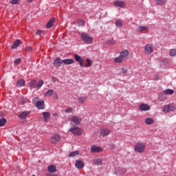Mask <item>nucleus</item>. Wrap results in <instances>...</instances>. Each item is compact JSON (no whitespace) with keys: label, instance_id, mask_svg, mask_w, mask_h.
<instances>
[{"label":"nucleus","instance_id":"obj_1","mask_svg":"<svg viewBox=\"0 0 176 176\" xmlns=\"http://www.w3.org/2000/svg\"><path fill=\"white\" fill-rule=\"evenodd\" d=\"M145 148H146V145L144 143L139 142L135 144L134 151L138 153H144L145 152Z\"/></svg>","mask_w":176,"mask_h":176},{"label":"nucleus","instance_id":"obj_2","mask_svg":"<svg viewBox=\"0 0 176 176\" xmlns=\"http://www.w3.org/2000/svg\"><path fill=\"white\" fill-rule=\"evenodd\" d=\"M81 38L83 42H85V43H87L88 45H90V43H93V37L90 36V35L87 33H82Z\"/></svg>","mask_w":176,"mask_h":176},{"label":"nucleus","instance_id":"obj_3","mask_svg":"<svg viewBox=\"0 0 176 176\" xmlns=\"http://www.w3.org/2000/svg\"><path fill=\"white\" fill-rule=\"evenodd\" d=\"M70 133L74 134V135H82V129L78 126H74L69 129Z\"/></svg>","mask_w":176,"mask_h":176},{"label":"nucleus","instance_id":"obj_4","mask_svg":"<svg viewBox=\"0 0 176 176\" xmlns=\"http://www.w3.org/2000/svg\"><path fill=\"white\" fill-rule=\"evenodd\" d=\"M176 109V105L174 104H169L167 105H165L163 109L164 112H166V113H167V112L170 111H175Z\"/></svg>","mask_w":176,"mask_h":176},{"label":"nucleus","instance_id":"obj_5","mask_svg":"<svg viewBox=\"0 0 176 176\" xmlns=\"http://www.w3.org/2000/svg\"><path fill=\"white\" fill-rule=\"evenodd\" d=\"M113 5L116 8H121L122 9H124L126 8V1L117 0L113 1Z\"/></svg>","mask_w":176,"mask_h":176},{"label":"nucleus","instance_id":"obj_6","mask_svg":"<svg viewBox=\"0 0 176 176\" xmlns=\"http://www.w3.org/2000/svg\"><path fill=\"white\" fill-rule=\"evenodd\" d=\"M144 52L146 54H151V53H153V45L152 44H146L144 46Z\"/></svg>","mask_w":176,"mask_h":176},{"label":"nucleus","instance_id":"obj_7","mask_svg":"<svg viewBox=\"0 0 176 176\" xmlns=\"http://www.w3.org/2000/svg\"><path fill=\"white\" fill-rule=\"evenodd\" d=\"M103 149L100 146H98L96 145H92L91 146V152L92 153H100L102 152Z\"/></svg>","mask_w":176,"mask_h":176},{"label":"nucleus","instance_id":"obj_8","mask_svg":"<svg viewBox=\"0 0 176 176\" xmlns=\"http://www.w3.org/2000/svg\"><path fill=\"white\" fill-rule=\"evenodd\" d=\"M75 167L78 170H82V168L85 167V162L80 160H77L75 163Z\"/></svg>","mask_w":176,"mask_h":176},{"label":"nucleus","instance_id":"obj_9","mask_svg":"<svg viewBox=\"0 0 176 176\" xmlns=\"http://www.w3.org/2000/svg\"><path fill=\"white\" fill-rule=\"evenodd\" d=\"M74 58H75L76 61L79 63L80 67H85V65L83 64V61H85V60L83 58H82V57H80V56H79L78 54H75Z\"/></svg>","mask_w":176,"mask_h":176},{"label":"nucleus","instance_id":"obj_10","mask_svg":"<svg viewBox=\"0 0 176 176\" xmlns=\"http://www.w3.org/2000/svg\"><path fill=\"white\" fill-rule=\"evenodd\" d=\"M71 121L74 123V124H79L82 122V118L78 116H74L72 118Z\"/></svg>","mask_w":176,"mask_h":176},{"label":"nucleus","instance_id":"obj_11","mask_svg":"<svg viewBox=\"0 0 176 176\" xmlns=\"http://www.w3.org/2000/svg\"><path fill=\"white\" fill-rule=\"evenodd\" d=\"M61 137L59 135H54L51 138V142L52 144H57L60 140Z\"/></svg>","mask_w":176,"mask_h":176},{"label":"nucleus","instance_id":"obj_12","mask_svg":"<svg viewBox=\"0 0 176 176\" xmlns=\"http://www.w3.org/2000/svg\"><path fill=\"white\" fill-rule=\"evenodd\" d=\"M63 64V60H61V58H56L54 60V67H61V65Z\"/></svg>","mask_w":176,"mask_h":176},{"label":"nucleus","instance_id":"obj_13","mask_svg":"<svg viewBox=\"0 0 176 176\" xmlns=\"http://www.w3.org/2000/svg\"><path fill=\"white\" fill-rule=\"evenodd\" d=\"M36 107L38 109H45V103L43 100L37 101Z\"/></svg>","mask_w":176,"mask_h":176},{"label":"nucleus","instance_id":"obj_14","mask_svg":"<svg viewBox=\"0 0 176 176\" xmlns=\"http://www.w3.org/2000/svg\"><path fill=\"white\" fill-rule=\"evenodd\" d=\"M120 56L124 59L126 60L127 57H129V51L127 50H124L122 52H120Z\"/></svg>","mask_w":176,"mask_h":176},{"label":"nucleus","instance_id":"obj_15","mask_svg":"<svg viewBox=\"0 0 176 176\" xmlns=\"http://www.w3.org/2000/svg\"><path fill=\"white\" fill-rule=\"evenodd\" d=\"M149 109H151V107L149 106V104H141L140 105V111H149Z\"/></svg>","mask_w":176,"mask_h":176},{"label":"nucleus","instance_id":"obj_16","mask_svg":"<svg viewBox=\"0 0 176 176\" xmlns=\"http://www.w3.org/2000/svg\"><path fill=\"white\" fill-rule=\"evenodd\" d=\"M63 63L65 65H70L71 64H74L75 63V60L71 58H66L63 60Z\"/></svg>","mask_w":176,"mask_h":176},{"label":"nucleus","instance_id":"obj_17","mask_svg":"<svg viewBox=\"0 0 176 176\" xmlns=\"http://www.w3.org/2000/svg\"><path fill=\"white\" fill-rule=\"evenodd\" d=\"M55 21H56V19L54 18L51 19L47 23V25H46L47 28H52V27L54 25Z\"/></svg>","mask_w":176,"mask_h":176},{"label":"nucleus","instance_id":"obj_18","mask_svg":"<svg viewBox=\"0 0 176 176\" xmlns=\"http://www.w3.org/2000/svg\"><path fill=\"white\" fill-rule=\"evenodd\" d=\"M127 72H129V68L122 67L120 75V76H126L127 75Z\"/></svg>","mask_w":176,"mask_h":176},{"label":"nucleus","instance_id":"obj_19","mask_svg":"<svg viewBox=\"0 0 176 176\" xmlns=\"http://www.w3.org/2000/svg\"><path fill=\"white\" fill-rule=\"evenodd\" d=\"M43 116L44 122H46L47 123V122H49V119H50V113L43 112Z\"/></svg>","mask_w":176,"mask_h":176},{"label":"nucleus","instance_id":"obj_20","mask_svg":"<svg viewBox=\"0 0 176 176\" xmlns=\"http://www.w3.org/2000/svg\"><path fill=\"white\" fill-rule=\"evenodd\" d=\"M100 134L104 136L109 135V134H111V130L104 128L100 131Z\"/></svg>","mask_w":176,"mask_h":176},{"label":"nucleus","instance_id":"obj_21","mask_svg":"<svg viewBox=\"0 0 176 176\" xmlns=\"http://www.w3.org/2000/svg\"><path fill=\"white\" fill-rule=\"evenodd\" d=\"M30 111H23L21 114H19V119H25L28 115H30Z\"/></svg>","mask_w":176,"mask_h":176},{"label":"nucleus","instance_id":"obj_22","mask_svg":"<svg viewBox=\"0 0 176 176\" xmlns=\"http://www.w3.org/2000/svg\"><path fill=\"white\" fill-rule=\"evenodd\" d=\"M149 27L148 26H140L136 29L137 32H141L142 31H148Z\"/></svg>","mask_w":176,"mask_h":176},{"label":"nucleus","instance_id":"obj_23","mask_svg":"<svg viewBox=\"0 0 176 176\" xmlns=\"http://www.w3.org/2000/svg\"><path fill=\"white\" fill-rule=\"evenodd\" d=\"M49 173H56L57 171V168L54 165L49 166L47 168Z\"/></svg>","mask_w":176,"mask_h":176},{"label":"nucleus","instance_id":"obj_24","mask_svg":"<svg viewBox=\"0 0 176 176\" xmlns=\"http://www.w3.org/2000/svg\"><path fill=\"white\" fill-rule=\"evenodd\" d=\"M21 45V41L20 40H16L14 41L12 46H11V49H16V47H19Z\"/></svg>","mask_w":176,"mask_h":176},{"label":"nucleus","instance_id":"obj_25","mask_svg":"<svg viewBox=\"0 0 176 176\" xmlns=\"http://www.w3.org/2000/svg\"><path fill=\"white\" fill-rule=\"evenodd\" d=\"M25 85V81L23 79L19 80L16 82V87H23Z\"/></svg>","mask_w":176,"mask_h":176},{"label":"nucleus","instance_id":"obj_26","mask_svg":"<svg viewBox=\"0 0 176 176\" xmlns=\"http://www.w3.org/2000/svg\"><path fill=\"white\" fill-rule=\"evenodd\" d=\"M123 61H124V59L120 55L114 58V63H123Z\"/></svg>","mask_w":176,"mask_h":176},{"label":"nucleus","instance_id":"obj_27","mask_svg":"<svg viewBox=\"0 0 176 176\" xmlns=\"http://www.w3.org/2000/svg\"><path fill=\"white\" fill-rule=\"evenodd\" d=\"M94 163L96 166H101V164H102V160L100 158H95L94 159Z\"/></svg>","mask_w":176,"mask_h":176},{"label":"nucleus","instance_id":"obj_28","mask_svg":"<svg viewBox=\"0 0 176 176\" xmlns=\"http://www.w3.org/2000/svg\"><path fill=\"white\" fill-rule=\"evenodd\" d=\"M155 3L160 6H163V5L167 3V0H155Z\"/></svg>","mask_w":176,"mask_h":176},{"label":"nucleus","instance_id":"obj_29","mask_svg":"<svg viewBox=\"0 0 176 176\" xmlns=\"http://www.w3.org/2000/svg\"><path fill=\"white\" fill-rule=\"evenodd\" d=\"M30 87L32 89H38V82H36V80H33L32 81H31Z\"/></svg>","mask_w":176,"mask_h":176},{"label":"nucleus","instance_id":"obj_30","mask_svg":"<svg viewBox=\"0 0 176 176\" xmlns=\"http://www.w3.org/2000/svg\"><path fill=\"white\" fill-rule=\"evenodd\" d=\"M164 94H166V96H172V94H174V90L167 89L164 91Z\"/></svg>","mask_w":176,"mask_h":176},{"label":"nucleus","instance_id":"obj_31","mask_svg":"<svg viewBox=\"0 0 176 176\" xmlns=\"http://www.w3.org/2000/svg\"><path fill=\"white\" fill-rule=\"evenodd\" d=\"M53 94H54V91H53V89H50L45 93L44 96L45 97H52Z\"/></svg>","mask_w":176,"mask_h":176},{"label":"nucleus","instance_id":"obj_32","mask_svg":"<svg viewBox=\"0 0 176 176\" xmlns=\"http://www.w3.org/2000/svg\"><path fill=\"white\" fill-rule=\"evenodd\" d=\"M86 100H87V97L81 96V97L78 98V102H79V104H85Z\"/></svg>","mask_w":176,"mask_h":176},{"label":"nucleus","instance_id":"obj_33","mask_svg":"<svg viewBox=\"0 0 176 176\" xmlns=\"http://www.w3.org/2000/svg\"><path fill=\"white\" fill-rule=\"evenodd\" d=\"M115 24L116 27H122V25H123V21H122V19H118Z\"/></svg>","mask_w":176,"mask_h":176},{"label":"nucleus","instance_id":"obj_34","mask_svg":"<svg viewBox=\"0 0 176 176\" xmlns=\"http://www.w3.org/2000/svg\"><path fill=\"white\" fill-rule=\"evenodd\" d=\"M153 122L155 121L151 118H148L145 120L146 124H153Z\"/></svg>","mask_w":176,"mask_h":176},{"label":"nucleus","instance_id":"obj_35","mask_svg":"<svg viewBox=\"0 0 176 176\" xmlns=\"http://www.w3.org/2000/svg\"><path fill=\"white\" fill-rule=\"evenodd\" d=\"M79 155V151H74L69 154V157H75V156H78Z\"/></svg>","mask_w":176,"mask_h":176},{"label":"nucleus","instance_id":"obj_36","mask_svg":"<svg viewBox=\"0 0 176 176\" xmlns=\"http://www.w3.org/2000/svg\"><path fill=\"white\" fill-rule=\"evenodd\" d=\"M6 124V118L0 119V127H3Z\"/></svg>","mask_w":176,"mask_h":176},{"label":"nucleus","instance_id":"obj_37","mask_svg":"<svg viewBox=\"0 0 176 176\" xmlns=\"http://www.w3.org/2000/svg\"><path fill=\"white\" fill-rule=\"evenodd\" d=\"M169 56L170 57H174V56H176V49H172L169 52Z\"/></svg>","mask_w":176,"mask_h":176},{"label":"nucleus","instance_id":"obj_38","mask_svg":"<svg viewBox=\"0 0 176 176\" xmlns=\"http://www.w3.org/2000/svg\"><path fill=\"white\" fill-rule=\"evenodd\" d=\"M87 64L85 65V67H91V65H93V63L91 62V60L89 58L87 59Z\"/></svg>","mask_w":176,"mask_h":176},{"label":"nucleus","instance_id":"obj_39","mask_svg":"<svg viewBox=\"0 0 176 176\" xmlns=\"http://www.w3.org/2000/svg\"><path fill=\"white\" fill-rule=\"evenodd\" d=\"M20 63H21V58H16V59L14 61V65H19V64H20Z\"/></svg>","mask_w":176,"mask_h":176},{"label":"nucleus","instance_id":"obj_40","mask_svg":"<svg viewBox=\"0 0 176 176\" xmlns=\"http://www.w3.org/2000/svg\"><path fill=\"white\" fill-rule=\"evenodd\" d=\"M43 86V80H39L38 83L37 84V89H41Z\"/></svg>","mask_w":176,"mask_h":176},{"label":"nucleus","instance_id":"obj_41","mask_svg":"<svg viewBox=\"0 0 176 176\" xmlns=\"http://www.w3.org/2000/svg\"><path fill=\"white\" fill-rule=\"evenodd\" d=\"M73 111H74V109H72V107H69L65 109V113H71V112H72Z\"/></svg>","mask_w":176,"mask_h":176},{"label":"nucleus","instance_id":"obj_42","mask_svg":"<svg viewBox=\"0 0 176 176\" xmlns=\"http://www.w3.org/2000/svg\"><path fill=\"white\" fill-rule=\"evenodd\" d=\"M78 25L83 27L85 25V21L83 20H79L78 21Z\"/></svg>","mask_w":176,"mask_h":176},{"label":"nucleus","instance_id":"obj_43","mask_svg":"<svg viewBox=\"0 0 176 176\" xmlns=\"http://www.w3.org/2000/svg\"><path fill=\"white\" fill-rule=\"evenodd\" d=\"M21 103L22 104H26L27 102V98L25 97H22L21 99Z\"/></svg>","mask_w":176,"mask_h":176},{"label":"nucleus","instance_id":"obj_44","mask_svg":"<svg viewBox=\"0 0 176 176\" xmlns=\"http://www.w3.org/2000/svg\"><path fill=\"white\" fill-rule=\"evenodd\" d=\"M19 1L20 0H12L11 3L12 5H17V3H19Z\"/></svg>","mask_w":176,"mask_h":176},{"label":"nucleus","instance_id":"obj_45","mask_svg":"<svg viewBox=\"0 0 176 176\" xmlns=\"http://www.w3.org/2000/svg\"><path fill=\"white\" fill-rule=\"evenodd\" d=\"M53 97H54V100H58V94H57V93H54Z\"/></svg>","mask_w":176,"mask_h":176},{"label":"nucleus","instance_id":"obj_46","mask_svg":"<svg viewBox=\"0 0 176 176\" xmlns=\"http://www.w3.org/2000/svg\"><path fill=\"white\" fill-rule=\"evenodd\" d=\"M109 43H111L112 45H115L116 41H115V40H110V41H109Z\"/></svg>","mask_w":176,"mask_h":176},{"label":"nucleus","instance_id":"obj_47","mask_svg":"<svg viewBox=\"0 0 176 176\" xmlns=\"http://www.w3.org/2000/svg\"><path fill=\"white\" fill-rule=\"evenodd\" d=\"M42 34V31L41 30H37L36 32V35H41Z\"/></svg>","mask_w":176,"mask_h":176},{"label":"nucleus","instance_id":"obj_48","mask_svg":"<svg viewBox=\"0 0 176 176\" xmlns=\"http://www.w3.org/2000/svg\"><path fill=\"white\" fill-rule=\"evenodd\" d=\"M31 47H26V52H31Z\"/></svg>","mask_w":176,"mask_h":176},{"label":"nucleus","instance_id":"obj_49","mask_svg":"<svg viewBox=\"0 0 176 176\" xmlns=\"http://www.w3.org/2000/svg\"><path fill=\"white\" fill-rule=\"evenodd\" d=\"M155 80H159V76L157 75L155 76Z\"/></svg>","mask_w":176,"mask_h":176},{"label":"nucleus","instance_id":"obj_50","mask_svg":"<svg viewBox=\"0 0 176 176\" xmlns=\"http://www.w3.org/2000/svg\"><path fill=\"white\" fill-rule=\"evenodd\" d=\"M32 1H34V0H28V3H31V2H32Z\"/></svg>","mask_w":176,"mask_h":176},{"label":"nucleus","instance_id":"obj_51","mask_svg":"<svg viewBox=\"0 0 176 176\" xmlns=\"http://www.w3.org/2000/svg\"><path fill=\"white\" fill-rule=\"evenodd\" d=\"M33 104H35V100H33Z\"/></svg>","mask_w":176,"mask_h":176}]
</instances>
